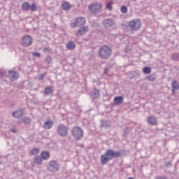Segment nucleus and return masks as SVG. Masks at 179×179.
Segmentation results:
<instances>
[{
  "mask_svg": "<svg viewBox=\"0 0 179 179\" xmlns=\"http://www.w3.org/2000/svg\"><path fill=\"white\" fill-rule=\"evenodd\" d=\"M121 157V152L120 151H114L113 150H107L106 152L101 156V164H107L108 162L113 159Z\"/></svg>",
  "mask_w": 179,
  "mask_h": 179,
  "instance_id": "f257e3e1",
  "label": "nucleus"
},
{
  "mask_svg": "<svg viewBox=\"0 0 179 179\" xmlns=\"http://www.w3.org/2000/svg\"><path fill=\"white\" fill-rule=\"evenodd\" d=\"M111 48L107 45L102 46L98 51V55L101 59H108V58L111 57Z\"/></svg>",
  "mask_w": 179,
  "mask_h": 179,
  "instance_id": "f03ea898",
  "label": "nucleus"
},
{
  "mask_svg": "<svg viewBox=\"0 0 179 179\" xmlns=\"http://www.w3.org/2000/svg\"><path fill=\"white\" fill-rule=\"evenodd\" d=\"M46 169L49 173H57L61 170V164L57 160H50L46 165Z\"/></svg>",
  "mask_w": 179,
  "mask_h": 179,
  "instance_id": "7ed1b4c3",
  "label": "nucleus"
},
{
  "mask_svg": "<svg viewBox=\"0 0 179 179\" xmlns=\"http://www.w3.org/2000/svg\"><path fill=\"white\" fill-rule=\"evenodd\" d=\"M127 24L131 31H138L142 27V22L138 18L129 21Z\"/></svg>",
  "mask_w": 179,
  "mask_h": 179,
  "instance_id": "20e7f679",
  "label": "nucleus"
},
{
  "mask_svg": "<svg viewBox=\"0 0 179 179\" xmlns=\"http://www.w3.org/2000/svg\"><path fill=\"white\" fill-rule=\"evenodd\" d=\"M102 24L106 30H115L117 23L113 18H106L102 21Z\"/></svg>",
  "mask_w": 179,
  "mask_h": 179,
  "instance_id": "39448f33",
  "label": "nucleus"
},
{
  "mask_svg": "<svg viewBox=\"0 0 179 179\" xmlns=\"http://www.w3.org/2000/svg\"><path fill=\"white\" fill-rule=\"evenodd\" d=\"M71 134L76 141L83 138V129L79 127H75L71 130Z\"/></svg>",
  "mask_w": 179,
  "mask_h": 179,
  "instance_id": "423d86ee",
  "label": "nucleus"
},
{
  "mask_svg": "<svg viewBox=\"0 0 179 179\" xmlns=\"http://www.w3.org/2000/svg\"><path fill=\"white\" fill-rule=\"evenodd\" d=\"M33 44V37L30 35H24L21 41L22 47H30Z\"/></svg>",
  "mask_w": 179,
  "mask_h": 179,
  "instance_id": "0eeeda50",
  "label": "nucleus"
},
{
  "mask_svg": "<svg viewBox=\"0 0 179 179\" xmlns=\"http://www.w3.org/2000/svg\"><path fill=\"white\" fill-rule=\"evenodd\" d=\"M57 133L62 138H66L68 136V127L64 124H59L57 129Z\"/></svg>",
  "mask_w": 179,
  "mask_h": 179,
  "instance_id": "6e6552de",
  "label": "nucleus"
},
{
  "mask_svg": "<svg viewBox=\"0 0 179 179\" xmlns=\"http://www.w3.org/2000/svg\"><path fill=\"white\" fill-rule=\"evenodd\" d=\"M89 10L91 13H100L101 12V4L94 3L90 5Z\"/></svg>",
  "mask_w": 179,
  "mask_h": 179,
  "instance_id": "1a4fd4ad",
  "label": "nucleus"
},
{
  "mask_svg": "<svg viewBox=\"0 0 179 179\" xmlns=\"http://www.w3.org/2000/svg\"><path fill=\"white\" fill-rule=\"evenodd\" d=\"M8 73L7 78L10 80H17V79H19V72L15 70H10L8 71Z\"/></svg>",
  "mask_w": 179,
  "mask_h": 179,
  "instance_id": "9d476101",
  "label": "nucleus"
},
{
  "mask_svg": "<svg viewBox=\"0 0 179 179\" xmlns=\"http://www.w3.org/2000/svg\"><path fill=\"white\" fill-rule=\"evenodd\" d=\"M88 30H89V27H87V26L83 27L76 33V36L77 37H80V36H83V34H86V32L88 31Z\"/></svg>",
  "mask_w": 179,
  "mask_h": 179,
  "instance_id": "9b49d317",
  "label": "nucleus"
},
{
  "mask_svg": "<svg viewBox=\"0 0 179 179\" xmlns=\"http://www.w3.org/2000/svg\"><path fill=\"white\" fill-rule=\"evenodd\" d=\"M147 121L150 125H156L157 124V118H156L155 116L148 117Z\"/></svg>",
  "mask_w": 179,
  "mask_h": 179,
  "instance_id": "f8f14e48",
  "label": "nucleus"
},
{
  "mask_svg": "<svg viewBox=\"0 0 179 179\" xmlns=\"http://www.w3.org/2000/svg\"><path fill=\"white\" fill-rule=\"evenodd\" d=\"M77 23V27H80V26H83L85 23H86V19L83 17H78L76 20Z\"/></svg>",
  "mask_w": 179,
  "mask_h": 179,
  "instance_id": "ddd939ff",
  "label": "nucleus"
},
{
  "mask_svg": "<svg viewBox=\"0 0 179 179\" xmlns=\"http://www.w3.org/2000/svg\"><path fill=\"white\" fill-rule=\"evenodd\" d=\"M90 96L93 99H99V97H100V90L94 87L93 92L90 94Z\"/></svg>",
  "mask_w": 179,
  "mask_h": 179,
  "instance_id": "4468645a",
  "label": "nucleus"
},
{
  "mask_svg": "<svg viewBox=\"0 0 179 179\" xmlns=\"http://www.w3.org/2000/svg\"><path fill=\"white\" fill-rule=\"evenodd\" d=\"M54 127V122L52 120H47L43 124V128L45 129H51Z\"/></svg>",
  "mask_w": 179,
  "mask_h": 179,
  "instance_id": "2eb2a0df",
  "label": "nucleus"
},
{
  "mask_svg": "<svg viewBox=\"0 0 179 179\" xmlns=\"http://www.w3.org/2000/svg\"><path fill=\"white\" fill-rule=\"evenodd\" d=\"M66 47L67 50H70V51H73L75 48H76V45L73 41H69L66 44Z\"/></svg>",
  "mask_w": 179,
  "mask_h": 179,
  "instance_id": "dca6fc26",
  "label": "nucleus"
},
{
  "mask_svg": "<svg viewBox=\"0 0 179 179\" xmlns=\"http://www.w3.org/2000/svg\"><path fill=\"white\" fill-rule=\"evenodd\" d=\"M13 117H14V118H21V117H23V110H18L13 112Z\"/></svg>",
  "mask_w": 179,
  "mask_h": 179,
  "instance_id": "f3484780",
  "label": "nucleus"
},
{
  "mask_svg": "<svg viewBox=\"0 0 179 179\" xmlns=\"http://www.w3.org/2000/svg\"><path fill=\"white\" fill-rule=\"evenodd\" d=\"M122 101H124L123 96H116L114 98V103L116 106H120V104L122 103Z\"/></svg>",
  "mask_w": 179,
  "mask_h": 179,
  "instance_id": "a211bd4d",
  "label": "nucleus"
},
{
  "mask_svg": "<svg viewBox=\"0 0 179 179\" xmlns=\"http://www.w3.org/2000/svg\"><path fill=\"white\" fill-rule=\"evenodd\" d=\"M41 157H42L43 160H48L50 159V152L48 151H43L41 153Z\"/></svg>",
  "mask_w": 179,
  "mask_h": 179,
  "instance_id": "6ab92c4d",
  "label": "nucleus"
},
{
  "mask_svg": "<svg viewBox=\"0 0 179 179\" xmlns=\"http://www.w3.org/2000/svg\"><path fill=\"white\" fill-rule=\"evenodd\" d=\"M54 93V90H52V87H47L45 88L44 94L45 96H50Z\"/></svg>",
  "mask_w": 179,
  "mask_h": 179,
  "instance_id": "aec40b11",
  "label": "nucleus"
},
{
  "mask_svg": "<svg viewBox=\"0 0 179 179\" xmlns=\"http://www.w3.org/2000/svg\"><path fill=\"white\" fill-rule=\"evenodd\" d=\"M63 10H71V4L69 2H65L62 4Z\"/></svg>",
  "mask_w": 179,
  "mask_h": 179,
  "instance_id": "412c9836",
  "label": "nucleus"
},
{
  "mask_svg": "<svg viewBox=\"0 0 179 179\" xmlns=\"http://www.w3.org/2000/svg\"><path fill=\"white\" fill-rule=\"evenodd\" d=\"M179 89V83L178 82L174 80L172 82V92L174 93L175 90H178Z\"/></svg>",
  "mask_w": 179,
  "mask_h": 179,
  "instance_id": "4be33fe9",
  "label": "nucleus"
},
{
  "mask_svg": "<svg viewBox=\"0 0 179 179\" xmlns=\"http://www.w3.org/2000/svg\"><path fill=\"white\" fill-rule=\"evenodd\" d=\"M21 8L22 10L27 11L30 9V4L28 2H24L22 4Z\"/></svg>",
  "mask_w": 179,
  "mask_h": 179,
  "instance_id": "5701e85b",
  "label": "nucleus"
},
{
  "mask_svg": "<svg viewBox=\"0 0 179 179\" xmlns=\"http://www.w3.org/2000/svg\"><path fill=\"white\" fill-rule=\"evenodd\" d=\"M34 162L36 164H43V158L40 156L34 157Z\"/></svg>",
  "mask_w": 179,
  "mask_h": 179,
  "instance_id": "b1692460",
  "label": "nucleus"
},
{
  "mask_svg": "<svg viewBox=\"0 0 179 179\" xmlns=\"http://www.w3.org/2000/svg\"><path fill=\"white\" fill-rule=\"evenodd\" d=\"M40 153V150L38 148H34L29 152L31 156L38 155Z\"/></svg>",
  "mask_w": 179,
  "mask_h": 179,
  "instance_id": "393cba45",
  "label": "nucleus"
},
{
  "mask_svg": "<svg viewBox=\"0 0 179 179\" xmlns=\"http://www.w3.org/2000/svg\"><path fill=\"white\" fill-rule=\"evenodd\" d=\"M143 73H145V75H148L149 73H151L152 72V69H150V67H145L143 69Z\"/></svg>",
  "mask_w": 179,
  "mask_h": 179,
  "instance_id": "a878e982",
  "label": "nucleus"
},
{
  "mask_svg": "<svg viewBox=\"0 0 179 179\" xmlns=\"http://www.w3.org/2000/svg\"><path fill=\"white\" fill-rule=\"evenodd\" d=\"M113 1L108 3L106 6V8L108 9V10H113Z\"/></svg>",
  "mask_w": 179,
  "mask_h": 179,
  "instance_id": "bb28decb",
  "label": "nucleus"
},
{
  "mask_svg": "<svg viewBox=\"0 0 179 179\" xmlns=\"http://www.w3.org/2000/svg\"><path fill=\"white\" fill-rule=\"evenodd\" d=\"M101 125L102 127H103V128H108V127H110V124H108V122H107V120H102Z\"/></svg>",
  "mask_w": 179,
  "mask_h": 179,
  "instance_id": "cd10ccee",
  "label": "nucleus"
},
{
  "mask_svg": "<svg viewBox=\"0 0 179 179\" xmlns=\"http://www.w3.org/2000/svg\"><path fill=\"white\" fill-rule=\"evenodd\" d=\"M22 122L24 124H30V122H31V119H30V117H24L22 119Z\"/></svg>",
  "mask_w": 179,
  "mask_h": 179,
  "instance_id": "c85d7f7f",
  "label": "nucleus"
},
{
  "mask_svg": "<svg viewBox=\"0 0 179 179\" xmlns=\"http://www.w3.org/2000/svg\"><path fill=\"white\" fill-rule=\"evenodd\" d=\"M29 9H31V12H35V10H37V5H36L35 3H32L30 6Z\"/></svg>",
  "mask_w": 179,
  "mask_h": 179,
  "instance_id": "c756f323",
  "label": "nucleus"
},
{
  "mask_svg": "<svg viewBox=\"0 0 179 179\" xmlns=\"http://www.w3.org/2000/svg\"><path fill=\"white\" fill-rule=\"evenodd\" d=\"M120 10H121L122 13H128V8H127V6H122L120 8Z\"/></svg>",
  "mask_w": 179,
  "mask_h": 179,
  "instance_id": "7c9ffc66",
  "label": "nucleus"
},
{
  "mask_svg": "<svg viewBox=\"0 0 179 179\" xmlns=\"http://www.w3.org/2000/svg\"><path fill=\"white\" fill-rule=\"evenodd\" d=\"M147 79L150 82H154V80H155V79H156V77H155L154 75H150V76L147 77Z\"/></svg>",
  "mask_w": 179,
  "mask_h": 179,
  "instance_id": "2f4dec72",
  "label": "nucleus"
},
{
  "mask_svg": "<svg viewBox=\"0 0 179 179\" xmlns=\"http://www.w3.org/2000/svg\"><path fill=\"white\" fill-rule=\"evenodd\" d=\"M172 59H173V61H177L179 59V54L178 53H174L172 55Z\"/></svg>",
  "mask_w": 179,
  "mask_h": 179,
  "instance_id": "473e14b6",
  "label": "nucleus"
},
{
  "mask_svg": "<svg viewBox=\"0 0 179 179\" xmlns=\"http://www.w3.org/2000/svg\"><path fill=\"white\" fill-rule=\"evenodd\" d=\"M45 62H47V64H51V62H52V57H51V56L46 57Z\"/></svg>",
  "mask_w": 179,
  "mask_h": 179,
  "instance_id": "72a5a7b5",
  "label": "nucleus"
},
{
  "mask_svg": "<svg viewBox=\"0 0 179 179\" xmlns=\"http://www.w3.org/2000/svg\"><path fill=\"white\" fill-rule=\"evenodd\" d=\"M6 75V71L5 70H0V78H3Z\"/></svg>",
  "mask_w": 179,
  "mask_h": 179,
  "instance_id": "f704fd0d",
  "label": "nucleus"
},
{
  "mask_svg": "<svg viewBox=\"0 0 179 179\" xmlns=\"http://www.w3.org/2000/svg\"><path fill=\"white\" fill-rule=\"evenodd\" d=\"M46 75H47V72H45L44 73H41L40 75V76L38 77L39 80H43V79H44V78H45Z\"/></svg>",
  "mask_w": 179,
  "mask_h": 179,
  "instance_id": "c9c22d12",
  "label": "nucleus"
},
{
  "mask_svg": "<svg viewBox=\"0 0 179 179\" xmlns=\"http://www.w3.org/2000/svg\"><path fill=\"white\" fill-rule=\"evenodd\" d=\"M129 132H131V128L126 127L124 129V134H129Z\"/></svg>",
  "mask_w": 179,
  "mask_h": 179,
  "instance_id": "e433bc0d",
  "label": "nucleus"
},
{
  "mask_svg": "<svg viewBox=\"0 0 179 179\" xmlns=\"http://www.w3.org/2000/svg\"><path fill=\"white\" fill-rule=\"evenodd\" d=\"M32 55L34 57H41V54L40 52H33Z\"/></svg>",
  "mask_w": 179,
  "mask_h": 179,
  "instance_id": "4c0bfd02",
  "label": "nucleus"
},
{
  "mask_svg": "<svg viewBox=\"0 0 179 179\" xmlns=\"http://www.w3.org/2000/svg\"><path fill=\"white\" fill-rule=\"evenodd\" d=\"M78 27V24L76 22V21H75L74 22H72L71 24V27H72V29H75V27Z\"/></svg>",
  "mask_w": 179,
  "mask_h": 179,
  "instance_id": "58836bf2",
  "label": "nucleus"
},
{
  "mask_svg": "<svg viewBox=\"0 0 179 179\" xmlns=\"http://www.w3.org/2000/svg\"><path fill=\"white\" fill-rule=\"evenodd\" d=\"M165 166H166V167H171L172 164L171 162H167L165 163Z\"/></svg>",
  "mask_w": 179,
  "mask_h": 179,
  "instance_id": "ea45409f",
  "label": "nucleus"
},
{
  "mask_svg": "<svg viewBox=\"0 0 179 179\" xmlns=\"http://www.w3.org/2000/svg\"><path fill=\"white\" fill-rule=\"evenodd\" d=\"M12 132H13V134H16V132H17V129H16V127H13L11 129Z\"/></svg>",
  "mask_w": 179,
  "mask_h": 179,
  "instance_id": "a19ab883",
  "label": "nucleus"
},
{
  "mask_svg": "<svg viewBox=\"0 0 179 179\" xmlns=\"http://www.w3.org/2000/svg\"><path fill=\"white\" fill-rule=\"evenodd\" d=\"M44 50H45V51H50V48H44Z\"/></svg>",
  "mask_w": 179,
  "mask_h": 179,
  "instance_id": "79ce46f5",
  "label": "nucleus"
},
{
  "mask_svg": "<svg viewBox=\"0 0 179 179\" xmlns=\"http://www.w3.org/2000/svg\"><path fill=\"white\" fill-rule=\"evenodd\" d=\"M128 179H135V178H129Z\"/></svg>",
  "mask_w": 179,
  "mask_h": 179,
  "instance_id": "37998d69",
  "label": "nucleus"
},
{
  "mask_svg": "<svg viewBox=\"0 0 179 179\" xmlns=\"http://www.w3.org/2000/svg\"><path fill=\"white\" fill-rule=\"evenodd\" d=\"M0 171H1V169H0Z\"/></svg>",
  "mask_w": 179,
  "mask_h": 179,
  "instance_id": "c03bdc74",
  "label": "nucleus"
}]
</instances>
